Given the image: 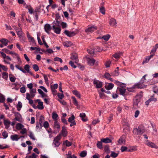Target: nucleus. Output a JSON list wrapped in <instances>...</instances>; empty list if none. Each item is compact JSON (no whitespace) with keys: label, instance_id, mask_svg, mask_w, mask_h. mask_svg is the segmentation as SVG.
<instances>
[{"label":"nucleus","instance_id":"1","mask_svg":"<svg viewBox=\"0 0 158 158\" xmlns=\"http://www.w3.org/2000/svg\"><path fill=\"white\" fill-rule=\"evenodd\" d=\"M146 76V74L143 76L139 82L134 85L133 88H138V89H141L145 87V86L143 83L146 80L145 77Z\"/></svg>","mask_w":158,"mask_h":158},{"label":"nucleus","instance_id":"2","mask_svg":"<svg viewBox=\"0 0 158 158\" xmlns=\"http://www.w3.org/2000/svg\"><path fill=\"white\" fill-rule=\"evenodd\" d=\"M145 132L144 129L142 126H139L137 128H134L133 133L134 135H141Z\"/></svg>","mask_w":158,"mask_h":158},{"label":"nucleus","instance_id":"3","mask_svg":"<svg viewBox=\"0 0 158 158\" xmlns=\"http://www.w3.org/2000/svg\"><path fill=\"white\" fill-rule=\"evenodd\" d=\"M61 139L60 135L59 134L57 135L56 137L54 138L53 142V145H54L55 147H58L60 145V143L59 141Z\"/></svg>","mask_w":158,"mask_h":158},{"label":"nucleus","instance_id":"4","mask_svg":"<svg viewBox=\"0 0 158 158\" xmlns=\"http://www.w3.org/2000/svg\"><path fill=\"white\" fill-rule=\"evenodd\" d=\"M142 96L140 95H137L133 100V105L134 106H138V104L140 102Z\"/></svg>","mask_w":158,"mask_h":158},{"label":"nucleus","instance_id":"5","mask_svg":"<svg viewBox=\"0 0 158 158\" xmlns=\"http://www.w3.org/2000/svg\"><path fill=\"white\" fill-rule=\"evenodd\" d=\"M145 143L147 145L152 148L156 149L158 148V147L156 144L153 142L149 141L148 140H146Z\"/></svg>","mask_w":158,"mask_h":158},{"label":"nucleus","instance_id":"6","mask_svg":"<svg viewBox=\"0 0 158 158\" xmlns=\"http://www.w3.org/2000/svg\"><path fill=\"white\" fill-rule=\"evenodd\" d=\"M14 114L15 117L13 119V120L21 122L22 119V116L21 114L18 112H15Z\"/></svg>","mask_w":158,"mask_h":158},{"label":"nucleus","instance_id":"7","mask_svg":"<svg viewBox=\"0 0 158 158\" xmlns=\"http://www.w3.org/2000/svg\"><path fill=\"white\" fill-rule=\"evenodd\" d=\"M86 60L88 65L90 66H93L95 62V60L93 58H90L87 56L86 57Z\"/></svg>","mask_w":158,"mask_h":158},{"label":"nucleus","instance_id":"8","mask_svg":"<svg viewBox=\"0 0 158 158\" xmlns=\"http://www.w3.org/2000/svg\"><path fill=\"white\" fill-rule=\"evenodd\" d=\"M94 84L97 88H100L102 87V82L95 79L94 81Z\"/></svg>","mask_w":158,"mask_h":158},{"label":"nucleus","instance_id":"9","mask_svg":"<svg viewBox=\"0 0 158 158\" xmlns=\"http://www.w3.org/2000/svg\"><path fill=\"white\" fill-rule=\"evenodd\" d=\"M64 33L69 37H72L75 35L76 34V32L75 31H69L65 30L64 32Z\"/></svg>","mask_w":158,"mask_h":158},{"label":"nucleus","instance_id":"10","mask_svg":"<svg viewBox=\"0 0 158 158\" xmlns=\"http://www.w3.org/2000/svg\"><path fill=\"white\" fill-rule=\"evenodd\" d=\"M97 29V27L93 26L90 27L88 28L87 29H85V31L86 32H92Z\"/></svg>","mask_w":158,"mask_h":158},{"label":"nucleus","instance_id":"11","mask_svg":"<svg viewBox=\"0 0 158 158\" xmlns=\"http://www.w3.org/2000/svg\"><path fill=\"white\" fill-rule=\"evenodd\" d=\"M45 31L47 33L49 34L50 31L52 29V27L48 23L46 24L44 26Z\"/></svg>","mask_w":158,"mask_h":158},{"label":"nucleus","instance_id":"12","mask_svg":"<svg viewBox=\"0 0 158 158\" xmlns=\"http://www.w3.org/2000/svg\"><path fill=\"white\" fill-rule=\"evenodd\" d=\"M123 87H124L120 88L118 89V90L120 93V94L121 95L125 96L127 95V92L126 91V89Z\"/></svg>","mask_w":158,"mask_h":158},{"label":"nucleus","instance_id":"13","mask_svg":"<svg viewBox=\"0 0 158 158\" xmlns=\"http://www.w3.org/2000/svg\"><path fill=\"white\" fill-rule=\"evenodd\" d=\"M36 101L38 102V105L37 106V108L40 110H42L44 107L43 106V102H41L40 99H37Z\"/></svg>","mask_w":158,"mask_h":158},{"label":"nucleus","instance_id":"14","mask_svg":"<svg viewBox=\"0 0 158 158\" xmlns=\"http://www.w3.org/2000/svg\"><path fill=\"white\" fill-rule=\"evenodd\" d=\"M118 143L119 144L121 145L125 143V136L123 135L118 140Z\"/></svg>","mask_w":158,"mask_h":158},{"label":"nucleus","instance_id":"15","mask_svg":"<svg viewBox=\"0 0 158 158\" xmlns=\"http://www.w3.org/2000/svg\"><path fill=\"white\" fill-rule=\"evenodd\" d=\"M109 24L112 26H115L117 24L116 20L114 18H111L110 19Z\"/></svg>","mask_w":158,"mask_h":158},{"label":"nucleus","instance_id":"16","mask_svg":"<svg viewBox=\"0 0 158 158\" xmlns=\"http://www.w3.org/2000/svg\"><path fill=\"white\" fill-rule=\"evenodd\" d=\"M10 138L12 141H18L20 138L19 137V135L17 134L12 135L10 136Z\"/></svg>","mask_w":158,"mask_h":158},{"label":"nucleus","instance_id":"17","mask_svg":"<svg viewBox=\"0 0 158 158\" xmlns=\"http://www.w3.org/2000/svg\"><path fill=\"white\" fill-rule=\"evenodd\" d=\"M4 124L5 126V128L7 129L10 127V122L8 120H4Z\"/></svg>","mask_w":158,"mask_h":158},{"label":"nucleus","instance_id":"18","mask_svg":"<svg viewBox=\"0 0 158 158\" xmlns=\"http://www.w3.org/2000/svg\"><path fill=\"white\" fill-rule=\"evenodd\" d=\"M112 76L111 74V75L108 73H106L104 75V76L107 79L110 80L111 81H113V80L112 78L110 77Z\"/></svg>","mask_w":158,"mask_h":158},{"label":"nucleus","instance_id":"19","mask_svg":"<svg viewBox=\"0 0 158 158\" xmlns=\"http://www.w3.org/2000/svg\"><path fill=\"white\" fill-rule=\"evenodd\" d=\"M30 96L31 98H33L35 96V94L36 93V89L32 88L30 90Z\"/></svg>","mask_w":158,"mask_h":158},{"label":"nucleus","instance_id":"20","mask_svg":"<svg viewBox=\"0 0 158 158\" xmlns=\"http://www.w3.org/2000/svg\"><path fill=\"white\" fill-rule=\"evenodd\" d=\"M52 28L55 33L57 34L60 33L61 29L60 27H54V26H52Z\"/></svg>","mask_w":158,"mask_h":158},{"label":"nucleus","instance_id":"21","mask_svg":"<svg viewBox=\"0 0 158 158\" xmlns=\"http://www.w3.org/2000/svg\"><path fill=\"white\" fill-rule=\"evenodd\" d=\"M70 58L71 60H74L75 63H77L78 61V57L76 54H73Z\"/></svg>","mask_w":158,"mask_h":158},{"label":"nucleus","instance_id":"22","mask_svg":"<svg viewBox=\"0 0 158 158\" xmlns=\"http://www.w3.org/2000/svg\"><path fill=\"white\" fill-rule=\"evenodd\" d=\"M114 86V84L111 83H109L106 84L105 87L106 89L107 90H110L113 88Z\"/></svg>","mask_w":158,"mask_h":158},{"label":"nucleus","instance_id":"23","mask_svg":"<svg viewBox=\"0 0 158 158\" xmlns=\"http://www.w3.org/2000/svg\"><path fill=\"white\" fill-rule=\"evenodd\" d=\"M26 98L29 100V103L31 105L33 103V101L30 99L31 98H32L30 96V94L29 93H27L26 94Z\"/></svg>","mask_w":158,"mask_h":158},{"label":"nucleus","instance_id":"24","mask_svg":"<svg viewBox=\"0 0 158 158\" xmlns=\"http://www.w3.org/2000/svg\"><path fill=\"white\" fill-rule=\"evenodd\" d=\"M54 127L55 129H56L58 131H59L60 126L59 123L57 121H55L54 124Z\"/></svg>","mask_w":158,"mask_h":158},{"label":"nucleus","instance_id":"25","mask_svg":"<svg viewBox=\"0 0 158 158\" xmlns=\"http://www.w3.org/2000/svg\"><path fill=\"white\" fill-rule=\"evenodd\" d=\"M79 116L81 118L82 120L84 122H86L87 120V119L86 118H85L86 117V115L85 113H80Z\"/></svg>","mask_w":158,"mask_h":158},{"label":"nucleus","instance_id":"26","mask_svg":"<svg viewBox=\"0 0 158 158\" xmlns=\"http://www.w3.org/2000/svg\"><path fill=\"white\" fill-rule=\"evenodd\" d=\"M102 142L106 143H110L111 142V140L108 138L102 139H101Z\"/></svg>","mask_w":158,"mask_h":158},{"label":"nucleus","instance_id":"27","mask_svg":"<svg viewBox=\"0 0 158 158\" xmlns=\"http://www.w3.org/2000/svg\"><path fill=\"white\" fill-rule=\"evenodd\" d=\"M114 83L117 85H120L122 87H125L126 85L125 84L122 83L117 81H115Z\"/></svg>","mask_w":158,"mask_h":158},{"label":"nucleus","instance_id":"28","mask_svg":"<svg viewBox=\"0 0 158 158\" xmlns=\"http://www.w3.org/2000/svg\"><path fill=\"white\" fill-rule=\"evenodd\" d=\"M0 41L5 46H6L7 45L8 41L6 39H2L0 40Z\"/></svg>","mask_w":158,"mask_h":158},{"label":"nucleus","instance_id":"29","mask_svg":"<svg viewBox=\"0 0 158 158\" xmlns=\"http://www.w3.org/2000/svg\"><path fill=\"white\" fill-rule=\"evenodd\" d=\"M24 69L28 73L32 75L31 72L30 71V66L28 64H26L24 67Z\"/></svg>","mask_w":158,"mask_h":158},{"label":"nucleus","instance_id":"30","mask_svg":"<svg viewBox=\"0 0 158 158\" xmlns=\"http://www.w3.org/2000/svg\"><path fill=\"white\" fill-rule=\"evenodd\" d=\"M24 127V126L20 123H18L16 124V128L17 130H19L22 129Z\"/></svg>","mask_w":158,"mask_h":158},{"label":"nucleus","instance_id":"31","mask_svg":"<svg viewBox=\"0 0 158 158\" xmlns=\"http://www.w3.org/2000/svg\"><path fill=\"white\" fill-rule=\"evenodd\" d=\"M67 132L66 131V129L65 128V127H62V135L65 137L67 136Z\"/></svg>","mask_w":158,"mask_h":158},{"label":"nucleus","instance_id":"32","mask_svg":"<svg viewBox=\"0 0 158 158\" xmlns=\"http://www.w3.org/2000/svg\"><path fill=\"white\" fill-rule=\"evenodd\" d=\"M19 37L21 42L23 44L25 42L26 38L24 35H23Z\"/></svg>","mask_w":158,"mask_h":158},{"label":"nucleus","instance_id":"33","mask_svg":"<svg viewBox=\"0 0 158 158\" xmlns=\"http://www.w3.org/2000/svg\"><path fill=\"white\" fill-rule=\"evenodd\" d=\"M52 23L53 25V26H54V27H59L60 24V22L58 20H56V21H54Z\"/></svg>","mask_w":158,"mask_h":158},{"label":"nucleus","instance_id":"34","mask_svg":"<svg viewBox=\"0 0 158 158\" xmlns=\"http://www.w3.org/2000/svg\"><path fill=\"white\" fill-rule=\"evenodd\" d=\"M15 67L21 71L23 73H26V71L22 68V67L19 66L18 65H15Z\"/></svg>","mask_w":158,"mask_h":158},{"label":"nucleus","instance_id":"35","mask_svg":"<svg viewBox=\"0 0 158 158\" xmlns=\"http://www.w3.org/2000/svg\"><path fill=\"white\" fill-rule=\"evenodd\" d=\"M58 117V114L55 112H53L52 113V118L55 121H57V118Z\"/></svg>","mask_w":158,"mask_h":158},{"label":"nucleus","instance_id":"36","mask_svg":"<svg viewBox=\"0 0 158 158\" xmlns=\"http://www.w3.org/2000/svg\"><path fill=\"white\" fill-rule=\"evenodd\" d=\"M73 93L74 94L76 95L77 97L79 98H80L81 95L76 90H74L73 91Z\"/></svg>","mask_w":158,"mask_h":158},{"label":"nucleus","instance_id":"37","mask_svg":"<svg viewBox=\"0 0 158 158\" xmlns=\"http://www.w3.org/2000/svg\"><path fill=\"white\" fill-rule=\"evenodd\" d=\"M122 54V53L121 52L116 53L113 55V56L115 58H118L120 57Z\"/></svg>","mask_w":158,"mask_h":158},{"label":"nucleus","instance_id":"38","mask_svg":"<svg viewBox=\"0 0 158 158\" xmlns=\"http://www.w3.org/2000/svg\"><path fill=\"white\" fill-rule=\"evenodd\" d=\"M22 103L20 102H19L16 106L17 110L20 111L21 110V108H22Z\"/></svg>","mask_w":158,"mask_h":158},{"label":"nucleus","instance_id":"39","mask_svg":"<svg viewBox=\"0 0 158 158\" xmlns=\"http://www.w3.org/2000/svg\"><path fill=\"white\" fill-rule=\"evenodd\" d=\"M110 35H106L103 36L102 39H103L106 41H107L110 38Z\"/></svg>","mask_w":158,"mask_h":158},{"label":"nucleus","instance_id":"40","mask_svg":"<svg viewBox=\"0 0 158 158\" xmlns=\"http://www.w3.org/2000/svg\"><path fill=\"white\" fill-rule=\"evenodd\" d=\"M102 142H102L101 141H98L97 144V147L100 149H102L103 148Z\"/></svg>","mask_w":158,"mask_h":158},{"label":"nucleus","instance_id":"41","mask_svg":"<svg viewBox=\"0 0 158 158\" xmlns=\"http://www.w3.org/2000/svg\"><path fill=\"white\" fill-rule=\"evenodd\" d=\"M43 76L45 80V83L47 85H49V83L48 82V78L47 75L45 74H44Z\"/></svg>","mask_w":158,"mask_h":158},{"label":"nucleus","instance_id":"42","mask_svg":"<svg viewBox=\"0 0 158 158\" xmlns=\"http://www.w3.org/2000/svg\"><path fill=\"white\" fill-rule=\"evenodd\" d=\"M94 50V52H100L103 50V49L101 47L98 46L96 47Z\"/></svg>","mask_w":158,"mask_h":158},{"label":"nucleus","instance_id":"43","mask_svg":"<svg viewBox=\"0 0 158 158\" xmlns=\"http://www.w3.org/2000/svg\"><path fill=\"white\" fill-rule=\"evenodd\" d=\"M111 74L112 76H117L119 75V73L118 70H115L114 72L111 73Z\"/></svg>","mask_w":158,"mask_h":158},{"label":"nucleus","instance_id":"44","mask_svg":"<svg viewBox=\"0 0 158 158\" xmlns=\"http://www.w3.org/2000/svg\"><path fill=\"white\" fill-rule=\"evenodd\" d=\"M87 154V152L86 151H82L80 154V156L82 157H85Z\"/></svg>","mask_w":158,"mask_h":158},{"label":"nucleus","instance_id":"45","mask_svg":"<svg viewBox=\"0 0 158 158\" xmlns=\"http://www.w3.org/2000/svg\"><path fill=\"white\" fill-rule=\"evenodd\" d=\"M2 134L3 137V138L5 139L8 136V134L5 131H4L2 133Z\"/></svg>","mask_w":158,"mask_h":158},{"label":"nucleus","instance_id":"46","mask_svg":"<svg viewBox=\"0 0 158 158\" xmlns=\"http://www.w3.org/2000/svg\"><path fill=\"white\" fill-rule=\"evenodd\" d=\"M37 155H36L35 153H33L31 155L29 156H27L26 158H36Z\"/></svg>","mask_w":158,"mask_h":158},{"label":"nucleus","instance_id":"47","mask_svg":"<svg viewBox=\"0 0 158 158\" xmlns=\"http://www.w3.org/2000/svg\"><path fill=\"white\" fill-rule=\"evenodd\" d=\"M72 98L73 99V104L76 106H78V102H77L76 98L74 97H72Z\"/></svg>","mask_w":158,"mask_h":158},{"label":"nucleus","instance_id":"48","mask_svg":"<svg viewBox=\"0 0 158 158\" xmlns=\"http://www.w3.org/2000/svg\"><path fill=\"white\" fill-rule=\"evenodd\" d=\"M29 136L30 138L32 140H35V139L34 135L32 132L31 131L29 132Z\"/></svg>","mask_w":158,"mask_h":158},{"label":"nucleus","instance_id":"49","mask_svg":"<svg viewBox=\"0 0 158 158\" xmlns=\"http://www.w3.org/2000/svg\"><path fill=\"white\" fill-rule=\"evenodd\" d=\"M8 77V74L4 72L2 74V77L5 80H7Z\"/></svg>","mask_w":158,"mask_h":158},{"label":"nucleus","instance_id":"50","mask_svg":"<svg viewBox=\"0 0 158 158\" xmlns=\"http://www.w3.org/2000/svg\"><path fill=\"white\" fill-rule=\"evenodd\" d=\"M118 153H116L112 151L111 152L110 156L113 158H115L118 156Z\"/></svg>","mask_w":158,"mask_h":158},{"label":"nucleus","instance_id":"51","mask_svg":"<svg viewBox=\"0 0 158 158\" xmlns=\"http://www.w3.org/2000/svg\"><path fill=\"white\" fill-rule=\"evenodd\" d=\"M33 68L35 71L36 72L39 70V67L36 64H34L33 65Z\"/></svg>","mask_w":158,"mask_h":158},{"label":"nucleus","instance_id":"52","mask_svg":"<svg viewBox=\"0 0 158 158\" xmlns=\"http://www.w3.org/2000/svg\"><path fill=\"white\" fill-rule=\"evenodd\" d=\"M74 118H75V117H74V115H72L70 117H69V118L68 121L70 123L71 122H72L74 121Z\"/></svg>","mask_w":158,"mask_h":158},{"label":"nucleus","instance_id":"53","mask_svg":"<svg viewBox=\"0 0 158 158\" xmlns=\"http://www.w3.org/2000/svg\"><path fill=\"white\" fill-rule=\"evenodd\" d=\"M44 120V117L42 115L40 116V120H39V123H40V125H41V124L43 122Z\"/></svg>","mask_w":158,"mask_h":158},{"label":"nucleus","instance_id":"54","mask_svg":"<svg viewBox=\"0 0 158 158\" xmlns=\"http://www.w3.org/2000/svg\"><path fill=\"white\" fill-rule=\"evenodd\" d=\"M30 49L32 50L40 51V48H37L36 47H31Z\"/></svg>","mask_w":158,"mask_h":158},{"label":"nucleus","instance_id":"55","mask_svg":"<svg viewBox=\"0 0 158 158\" xmlns=\"http://www.w3.org/2000/svg\"><path fill=\"white\" fill-rule=\"evenodd\" d=\"M0 68H2L3 70L5 71H7L8 69L7 68L6 66L1 64H0Z\"/></svg>","mask_w":158,"mask_h":158},{"label":"nucleus","instance_id":"56","mask_svg":"<svg viewBox=\"0 0 158 158\" xmlns=\"http://www.w3.org/2000/svg\"><path fill=\"white\" fill-rule=\"evenodd\" d=\"M113 118V115L112 114H110L109 117L107 118V120L108 121V123H109L110 122L112 121Z\"/></svg>","mask_w":158,"mask_h":158},{"label":"nucleus","instance_id":"57","mask_svg":"<svg viewBox=\"0 0 158 158\" xmlns=\"http://www.w3.org/2000/svg\"><path fill=\"white\" fill-rule=\"evenodd\" d=\"M154 95L153 96H152L149 99V101H150L151 102V101H154V102H156L157 101V99L156 98H154L153 97Z\"/></svg>","mask_w":158,"mask_h":158},{"label":"nucleus","instance_id":"58","mask_svg":"<svg viewBox=\"0 0 158 158\" xmlns=\"http://www.w3.org/2000/svg\"><path fill=\"white\" fill-rule=\"evenodd\" d=\"M100 12L103 15H104L105 14V9L103 7H101L100 9Z\"/></svg>","mask_w":158,"mask_h":158},{"label":"nucleus","instance_id":"59","mask_svg":"<svg viewBox=\"0 0 158 158\" xmlns=\"http://www.w3.org/2000/svg\"><path fill=\"white\" fill-rule=\"evenodd\" d=\"M27 132V130L25 128H23L20 131V133L24 135Z\"/></svg>","mask_w":158,"mask_h":158},{"label":"nucleus","instance_id":"60","mask_svg":"<svg viewBox=\"0 0 158 158\" xmlns=\"http://www.w3.org/2000/svg\"><path fill=\"white\" fill-rule=\"evenodd\" d=\"M20 91L22 93H24L26 91V89L24 87H22L20 89Z\"/></svg>","mask_w":158,"mask_h":158},{"label":"nucleus","instance_id":"61","mask_svg":"<svg viewBox=\"0 0 158 158\" xmlns=\"http://www.w3.org/2000/svg\"><path fill=\"white\" fill-rule=\"evenodd\" d=\"M57 96L59 98L61 99H62L64 97V95L62 93V94L58 93Z\"/></svg>","mask_w":158,"mask_h":158},{"label":"nucleus","instance_id":"62","mask_svg":"<svg viewBox=\"0 0 158 158\" xmlns=\"http://www.w3.org/2000/svg\"><path fill=\"white\" fill-rule=\"evenodd\" d=\"M55 61H60L61 63L63 62L62 60L60 58L58 57H56L54 59Z\"/></svg>","mask_w":158,"mask_h":158},{"label":"nucleus","instance_id":"63","mask_svg":"<svg viewBox=\"0 0 158 158\" xmlns=\"http://www.w3.org/2000/svg\"><path fill=\"white\" fill-rule=\"evenodd\" d=\"M49 126V124L47 121H45L44 122V126L45 128H48Z\"/></svg>","mask_w":158,"mask_h":158},{"label":"nucleus","instance_id":"64","mask_svg":"<svg viewBox=\"0 0 158 158\" xmlns=\"http://www.w3.org/2000/svg\"><path fill=\"white\" fill-rule=\"evenodd\" d=\"M87 52L90 54H93L94 53V49H88L87 50Z\"/></svg>","mask_w":158,"mask_h":158}]
</instances>
